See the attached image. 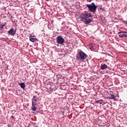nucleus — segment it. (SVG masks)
Returning a JSON list of instances; mask_svg holds the SVG:
<instances>
[{
  "mask_svg": "<svg viewBox=\"0 0 127 127\" xmlns=\"http://www.w3.org/2000/svg\"><path fill=\"white\" fill-rule=\"evenodd\" d=\"M120 98L119 95L116 96L114 94H110V96H109V99L111 100H114V101H117V98Z\"/></svg>",
  "mask_w": 127,
  "mask_h": 127,
  "instance_id": "obj_7",
  "label": "nucleus"
},
{
  "mask_svg": "<svg viewBox=\"0 0 127 127\" xmlns=\"http://www.w3.org/2000/svg\"><path fill=\"white\" fill-rule=\"evenodd\" d=\"M123 22H126V21H123Z\"/></svg>",
  "mask_w": 127,
  "mask_h": 127,
  "instance_id": "obj_19",
  "label": "nucleus"
},
{
  "mask_svg": "<svg viewBox=\"0 0 127 127\" xmlns=\"http://www.w3.org/2000/svg\"><path fill=\"white\" fill-rule=\"evenodd\" d=\"M118 34L120 37H124V32L123 31L119 32H118Z\"/></svg>",
  "mask_w": 127,
  "mask_h": 127,
  "instance_id": "obj_12",
  "label": "nucleus"
},
{
  "mask_svg": "<svg viewBox=\"0 0 127 127\" xmlns=\"http://www.w3.org/2000/svg\"><path fill=\"white\" fill-rule=\"evenodd\" d=\"M108 68V65L106 64H101V69L102 70H105V69H107Z\"/></svg>",
  "mask_w": 127,
  "mask_h": 127,
  "instance_id": "obj_10",
  "label": "nucleus"
},
{
  "mask_svg": "<svg viewBox=\"0 0 127 127\" xmlns=\"http://www.w3.org/2000/svg\"><path fill=\"white\" fill-rule=\"evenodd\" d=\"M20 86L22 89H25V83L24 82H22L20 84Z\"/></svg>",
  "mask_w": 127,
  "mask_h": 127,
  "instance_id": "obj_11",
  "label": "nucleus"
},
{
  "mask_svg": "<svg viewBox=\"0 0 127 127\" xmlns=\"http://www.w3.org/2000/svg\"><path fill=\"white\" fill-rule=\"evenodd\" d=\"M53 87H54V85H49L46 88L49 92H52L54 90Z\"/></svg>",
  "mask_w": 127,
  "mask_h": 127,
  "instance_id": "obj_8",
  "label": "nucleus"
},
{
  "mask_svg": "<svg viewBox=\"0 0 127 127\" xmlns=\"http://www.w3.org/2000/svg\"><path fill=\"white\" fill-rule=\"evenodd\" d=\"M29 40L30 41H31V42H35V41H36V39L30 37Z\"/></svg>",
  "mask_w": 127,
  "mask_h": 127,
  "instance_id": "obj_13",
  "label": "nucleus"
},
{
  "mask_svg": "<svg viewBox=\"0 0 127 127\" xmlns=\"http://www.w3.org/2000/svg\"><path fill=\"white\" fill-rule=\"evenodd\" d=\"M4 26H5V24H1L0 25V30H2V28H3V27Z\"/></svg>",
  "mask_w": 127,
  "mask_h": 127,
  "instance_id": "obj_15",
  "label": "nucleus"
},
{
  "mask_svg": "<svg viewBox=\"0 0 127 127\" xmlns=\"http://www.w3.org/2000/svg\"><path fill=\"white\" fill-rule=\"evenodd\" d=\"M123 37H127V32H124Z\"/></svg>",
  "mask_w": 127,
  "mask_h": 127,
  "instance_id": "obj_16",
  "label": "nucleus"
},
{
  "mask_svg": "<svg viewBox=\"0 0 127 127\" xmlns=\"http://www.w3.org/2000/svg\"><path fill=\"white\" fill-rule=\"evenodd\" d=\"M87 56H87V55L85 54V53L82 51H80L76 55V59H77V60H80V61H82L84 59H86Z\"/></svg>",
  "mask_w": 127,
  "mask_h": 127,
  "instance_id": "obj_2",
  "label": "nucleus"
},
{
  "mask_svg": "<svg viewBox=\"0 0 127 127\" xmlns=\"http://www.w3.org/2000/svg\"><path fill=\"white\" fill-rule=\"evenodd\" d=\"M38 102H39V98L37 97L36 96H34L33 98L32 99V107L31 110L34 112L36 111L37 108L36 107V105L38 104Z\"/></svg>",
  "mask_w": 127,
  "mask_h": 127,
  "instance_id": "obj_1",
  "label": "nucleus"
},
{
  "mask_svg": "<svg viewBox=\"0 0 127 127\" xmlns=\"http://www.w3.org/2000/svg\"><path fill=\"white\" fill-rule=\"evenodd\" d=\"M92 16H93L91 13L89 14L88 12L82 13L80 15V17L81 19H82V21H84L86 20L87 18H89V17H92Z\"/></svg>",
  "mask_w": 127,
  "mask_h": 127,
  "instance_id": "obj_4",
  "label": "nucleus"
},
{
  "mask_svg": "<svg viewBox=\"0 0 127 127\" xmlns=\"http://www.w3.org/2000/svg\"><path fill=\"white\" fill-rule=\"evenodd\" d=\"M86 7H88V10H89L90 12H93V13L96 12V10H97V8H98V6H97L94 2H92L90 4H86Z\"/></svg>",
  "mask_w": 127,
  "mask_h": 127,
  "instance_id": "obj_3",
  "label": "nucleus"
},
{
  "mask_svg": "<svg viewBox=\"0 0 127 127\" xmlns=\"http://www.w3.org/2000/svg\"><path fill=\"white\" fill-rule=\"evenodd\" d=\"M65 40L62 37V36H59L56 38V42L58 44H63Z\"/></svg>",
  "mask_w": 127,
  "mask_h": 127,
  "instance_id": "obj_5",
  "label": "nucleus"
},
{
  "mask_svg": "<svg viewBox=\"0 0 127 127\" xmlns=\"http://www.w3.org/2000/svg\"><path fill=\"white\" fill-rule=\"evenodd\" d=\"M89 2H91V0L89 1Z\"/></svg>",
  "mask_w": 127,
  "mask_h": 127,
  "instance_id": "obj_20",
  "label": "nucleus"
},
{
  "mask_svg": "<svg viewBox=\"0 0 127 127\" xmlns=\"http://www.w3.org/2000/svg\"><path fill=\"white\" fill-rule=\"evenodd\" d=\"M16 33V31L14 28H11L7 32L8 35H11V36H14Z\"/></svg>",
  "mask_w": 127,
  "mask_h": 127,
  "instance_id": "obj_6",
  "label": "nucleus"
},
{
  "mask_svg": "<svg viewBox=\"0 0 127 127\" xmlns=\"http://www.w3.org/2000/svg\"><path fill=\"white\" fill-rule=\"evenodd\" d=\"M103 102V100H99L95 102L96 104H100V105H102V102Z\"/></svg>",
  "mask_w": 127,
  "mask_h": 127,
  "instance_id": "obj_14",
  "label": "nucleus"
},
{
  "mask_svg": "<svg viewBox=\"0 0 127 127\" xmlns=\"http://www.w3.org/2000/svg\"><path fill=\"white\" fill-rule=\"evenodd\" d=\"M11 119H14V117L13 116H11Z\"/></svg>",
  "mask_w": 127,
  "mask_h": 127,
  "instance_id": "obj_17",
  "label": "nucleus"
},
{
  "mask_svg": "<svg viewBox=\"0 0 127 127\" xmlns=\"http://www.w3.org/2000/svg\"><path fill=\"white\" fill-rule=\"evenodd\" d=\"M91 48H93V46H91V47H90V49H91Z\"/></svg>",
  "mask_w": 127,
  "mask_h": 127,
  "instance_id": "obj_18",
  "label": "nucleus"
},
{
  "mask_svg": "<svg viewBox=\"0 0 127 127\" xmlns=\"http://www.w3.org/2000/svg\"><path fill=\"white\" fill-rule=\"evenodd\" d=\"M92 20H93L92 18H87L85 20H84V22L85 24H89L90 22H92Z\"/></svg>",
  "mask_w": 127,
  "mask_h": 127,
  "instance_id": "obj_9",
  "label": "nucleus"
}]
</instances>
